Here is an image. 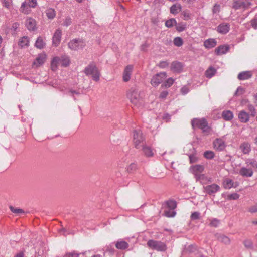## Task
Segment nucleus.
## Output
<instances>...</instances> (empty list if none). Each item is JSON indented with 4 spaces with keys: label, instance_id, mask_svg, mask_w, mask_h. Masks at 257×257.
I'll list each match as a JSON object with an SVG mask.
<instances>
[{
    "label": "nucleus",
    "instance_id": "1",
    "mask_svg": "<svg viewBox=\"0 0 257 257\" xmlns=\"http://www.w3.org/2000/svg\"><path fill=\"white\" fill-rule=\"evenodd\" d=\"M127 97L134 106L139 107L142 104V99L138 89L136 87H131L127 92Z\"/></svg>",
    "mask_w": 257,
    "mask_h": 257
},
{
    "label": "nucleus",
    "instance_id": "2",
    "mask_svg": "<svg viewBox=\"0 0 257 257\" xmlns=\"http://www.w3.org/2000/svg\"><path fill=\"white\" fill-rule=\"evenodd\" d=\"M70 64V60L68 57L63 56L61 57H55L51 62V69L56 71L58 65L66 67Z\"/></svg>",
    "mask_w": 257,
    "mask_h": 257
},
{
    "label": "nucleus",
    "instance_id": "3",
    "mask_svg": "<svg viewBox=\"0 0 257 257\" xmlns=\"http://www.w3.org/2000/svg\"><path fill=\"white\" fill-rule=\"evenodd\" d=\"M85 73L87 76H90L94 81H99L100 74L97 67L95 64H89L85 68Z\"/></svg>",
    "mask_w": 257,
    "mask_h": 257
},
{
    "label": "nucleus",
    "instance_id": "4",
    "mask_svg": "<svg viewBox=\"0 0 257 257\" xmlns=\"http://www.w3.org/2000/svg\"><path fill=\"white\" fill-rule=\"evenodd\" d=\"M133 137V142L135 147L136 149H139L144 145V142L145 141V138L142 131L140 130H134Z\"/></svg>",
    "mask_w": 257,
    "mask_h": 257
},
{
    "label": "nucleus",
    "instance_id": "5",
    "mask_svg": "<svg viewBox=\"0 0 257 257\" xmlns=\"http://www.w3.org/2000/svg\"><path fill=\"white\" fill-rule=\"evenodd\" d=\"M147 245L151 249L158 251H164L167 249L166 244L159 241L149 240L147 242Z\"/></svg>",
    "mask_w": 257,
    "mask_h": 257
},
{
    "label": "nucleus",
    "instance_id": "6",
    "mask_svg": "<svg viewBox=\"0 0 257 257\" xmlns=\"http://www.w3.org/2000/svg\"><path fill=\"white\" fill-rule=\"evenodd\" d=\"M191 124L193 128L198 127L201 129L203 132H208L209 130L207 122L204 118L193 119L192 120Z\"/></svg>",
    "mask_w": 257,
    "mask_h": 257
},
{
    "label": "nucleus",
    "instance_id": "7",
    "mask_svg": "<svg viewBox=\"0 0 257 257\" xmlns=\"http://www.w3.org/2000/svg\"><path fill=\"white\" fill-rule=\"evenodd\" d=\"M167 77V74L165 72H160L154 75L151 80V84L153 87L158 86Z\"/></svg>",
    "mask_w": 257,
    "mask_h": 257
},
{
    "label": "nucleus",
    "instance_id": "8",
    "mask_svg": "<svg viewBox=\"0 0 257 257\" xmlns=\"http://www.w3.org/2000/svg\"><path fill=\"white\" fill-rule=\"evenodd\" d=\"M85 46L84 42L81 39H74L68 43V47L72 50H78Z\"/></svg>",
    "mask_w": 257,
    "mask_h": 257
},
{
    "label": "nucleus",
    "instance_id": "9",
    "mask_svg": "<svg viewBox=\"0 0 257 257\" xmlns=\"http://www.w3.org/2000/svg\"><path fill=\"white\" fill-rule=\"evenodd\" d=\"M251 3L249 1H243L242 0H234L232 4V8L235 10H245L249 7Z\"/></svg>",
    "mask_w": 257,
    "mask_h": 257
},
{
    "label": "nucleus",
    "instance_id": "10",
    "mask_svg": "<svg viewBox=\"0 0 257 257\" xmlns=\"http://www.w3.org/2000/svg\"><path fill=\"white\" fill-rule=\"evenodd\" d=\"M225 136L221 138H216L213 143L214 148L218 151H223L226 147V144L223 139Z\"/></svg>",
    "mask_w": 257,
    "mask_h": 257
},
{
    "label": "nucleus",
    "instance_id": "11",
    "mask_svg": "<svg viewBox=\"0 0 257 257\" xmlns=\"http://www.w3.org/2000/svg\"><path fill=\"white\" fill-rule=\"evenodd\" d=\"M204 191L208 194H212L216 193L220 190V187L216 184H212L203 187Z\"/></svg>",
    "mask_w": 257,
    "mask_h": 257
},
{
    "label": "nucleus",
    "instance_id": "12",
    "mask_svg": "<svg viewBox=\"0 0 257 257\" xmlns=\"http://www.w3.org/2000/svg\"><path fill=\"white\" fill-rule=\"evenodd\" d=\"M62 37V31L60 29H57L54 33L52 38V45L57 47L61 41Z\"/></svg>",
    "mask_w": 257,
    "mask_h": 257
},
{
    "label": "nucleus",
    "instance_id": "13",
    "mask_svg": "<svg viewBox=\"0 0 257 257\" xmlns=\"http://www.w3.org/2000/svg\"><path fill=\"white\" fill-rule=\"evenodd\" d=\"M133 66L128 65L125 67L123 73V80L124 82H128L131 78L132 73Z\"/></svg>",
    "mask_w": 257,
    "mask_h": 257
},
{
    "label": "nucleus",
    "instance_id": "14",
    "mask_svg": "<svg viewBox=\"0 0 257 257\" xmlns=\"http://www.w3.org/2000/svg\"><path fill=\"white\" fill-rule=\"evenodd\" d=\"M239 173L244 177H250L253 175V171L251 168L243 167L240 169Z\"/></svg>",
    "mask_w": 257,
    "mask_h": 257
},
{
    "label": "nucleus",
    "instance_id": "15",
    "mask_svg": "<svg viewBox=\"0 0 257 257\" xmlns=\"http://www.w3.org/2000/svg\"><path fill=\"white\" fill-rule=\"evenodd\" d=\"M46 60V55L45 54H40L36 58L35 61L33 62V66L36 67L42 65Z\"/></svg>",
    "mask_w": 257,
    "mask_h": 257
},
{
    "label": "nucleus",
    "instance_id": "16",
    "mask_svg": "<svg viewBox=\"0 0 257 257\" xmlns=\"http://www.w3.org/2000/svg\"><path fill=\"white\" fill-rule=\"evenodd\" d=\"M183 65L177 61L173 62L171 65V70L174 72L180 73L183 70Z\"/></svg>",
    "mask_w": 257,
    "mask_h": 257
},
{
    "label": "nucleus",
    "instance_id": "17",
    "mask_svg": "<svg viewBox=\"0 0 257 257\" xmlns=\"http://www.w3.org/2000/svg\"><path fill=\"white\" fill-rule=\"evenodd\" d=\"M25 25L30 31H34L36 29V21L31 18H29L26 20Z\"/></svg>",
    "mask_w": 257,
    "mask_h": 257
},
{
    "label": "nucleus",
    "instance_id": "18",
    "mask_svg": "<svg viewBox=\"0 0 257 257\" xmlns=\"http://www.w3.org/2000/svg\"><path fill=\"white\" fill-rule=\"evenodd\" d=\"M238 117L239 121L242 123H246L249 120V114L244 110L240 111L239 112Z\"/></svg>",
    "mask_w": 257,
    "mask_h": 257
},
{
    "label": "nucleus",
    "instance_id": "19",
    "mask_svg": "<svg viewBox=\"0 0 257 257\" xmlns=\"http://www.w3.org/2000/svg\"><path fill=\"white\" fill-rule=\"evenodd\" d=\"M230 25L229 24L222 23L217 27V31L221 34H226L229 31Z\"/></svg>",
    "mask_w": 257,
    "mask_h": 257
},
{
    "label": "nucleus",
    "instance_id": "20",
    "mask_svg": "<svg viewBox=\"0 0 257 257\" xmlns=\"http://www.w3.org/2000/svg\"><path fill=\"white\" fill-rule=\"evenodd\" d=\"M196 180L199 181L202 184H206L209 182H211V179L208 178L204 174L197 175L195 177Z\"/></svg>",
    "mask_w": 257,
    "mask_h": 257
},
{
    "label": "nucleus",
    "instance_id": "21",
    "mask_svg": "<svg viewBox=\"0 0 257 257\" xmlns=\"http://www.w3.org/2000/svg\"><path fill=\"white\" fill-rule=\"evenodd\" d=\"M142 151L144 155L147 157H151L154 155L153 149L147 145H142Z\"/></svg>",
    "mask_w": 257,
    "mask_h": 257
},
{
    "label": "nucleus",
    "instance_id": "22",
    "mask_svg": "<svg viewBox=\"0 0 257 257\" xmlns=\"http://www.w3.org/2000/svg\"><path fill=\"white\" fill-rule=\"evenodd\" d=\"M215 237L219 241L225 244H228L230 243V239L227 236L223 234L220 233H216L215 234Z\"/></svg>",
    "mask_w": 257,
    "mask_h": 257
},
{
    "label": "nucleus",
    "instance_id": "23",
    "mask_svg": "<svg viewBox=\"0 0 257 257\" xmlns=\"http://www.w3.org/2000/svg\"><path fill=\"white\" fill-rule=\"evenodd\" d=\"M252 76L251 71H246L240 72L238 75V79L240 80H244L250 78Z\"/></svg>",
    "mask_w": 257,
    "mask_h": 257
},
{
    "label": "nucleus",
    "instance_id": "24",
    "mask_svg": "<svg viewBox=\"0 0 257 257\" xmlns=\"http://www.w3.org/2000/svg\"><path fill=\"white\" fill-rule=\"evenodd\" d=\"M245 164L248 168L257 169V161L253 158H248L245 160Z\"/></svg>",
    "mask_w": 257,
    "mask_h": 257
},
{
    "label": "nucleus",
    "instance_id": "25",
    "mask_svg": "<svg viewBox=\"0 0 257 257\" xmlns=\"http://www.w3.org/2000/svg\"><path fill=\"white\" fill-rule=\"evenodd\" d=\"M191 170L193 173L196 177L197 175L201 174L200 173L204 170V167L201 165H195L191 167Z\"/></svg>",
    "mask_w": 257,
    "mask_h": 257
},
{
    "label": "nucleus",
    "instance_id": "26",
    "mask_svg": "<svg viewBox=\"0 0 257 257\" xmlns=\"http://www.w3.org/2000/svg\"><path fill=\"white\" fill-rule=\"evenodd\" d=\"M216 44L217 42L214 39H208L204 42V46L207 49L213 48Z\"/></svg>",
    "mask_w": 257,
    "mask_h": 257
},
{
    "label": "nucleus",
    "instance_id": "27",
    "mask_svg": "<svg viewBox=\"0 0 257 257\" xmlns=\"http://www.w3.org/2000/svg\"><path fill=\"white\" fill-rule=\"evenodd\" d=\"M240 149L243 154H247L251 151L250 145L248 143L244 142L240 145Z\"/></svg>",
    "mask_w": 257,
    "mask_h": 257
},
{
    "label": "nucleus",
    "instance_id": "28",
    "mask_svg": "<svg viewBox=\"0 0 257 257\" xmlns=\"http://www.w3.org/2000/svg\"><path fill=\"white\" fill-rule=\"evenodd\" d=\"M229 50V47L227 46L221 45L218 47L215 50V52L217 55L223 54L227 53Z\"/></svg>",
    "mask_w": 257,
    "mask_h": 257
},
{
    "label": "nucleus",
    "instance_id": "29",
    "mask_svg": "<svg viewBox=\"0 0 257 257\" xmlns=\"http://www.w3.org/2000/svg\"><path fill=\"white\" fill-rule=\"evenodd\" d=\"M182 9L181 5L179 3H176L173 5L170 8V13L173 14H177L179 13Z\"/></svg>",
    "mask_w": 257,
    "mask_h": 257
},
{
    "label": "nucleus",
    "instance_id": "30",
    "mask_svg": "<svg viewBox=\"0 0 257 257\" xmlns=\"http://www.w3.org/2000/svg\"><path fill=\"white\" fill-rule=\"evenodd\" d=\"M222 117L226 121H230L233 118V114L230 110H225L222 112Z\"/></svg>",
    "mask_w": 257,
    "mask_h": 257
},
{
    "label": "nucleus",
    "instance_id": "31",
    "mask_svg": "<svg viewBox=\"0 0 257 257\" xmlns=\"http://www.w3.org/2000/svg\"><path fill=\"white\" fill-rule=\"evenodd\" d=\"M176 202L173 200H169L165 202L164 204V207L168 209L174 211L176 207Z\"/></svg>",
    "mask_w": 257,
    "mask_h": 257
},
{
    "label": "nucleus",
    "instance_id": "32",
    "mask_svg": "<svg viewBox=\"0 0 257 257\" xmlns=\"http://www.w3.org/2000/svg\"><path fill=\"white\" fill-rule=\"evenodd\" d=\"M31 8L26 2H23L20 7V11L25 14H28L31 12Z\"/></svg>",
    "mask_w": 257,
    "mask_h": 257
},
{
    "label": "nucleus",
    "instance_id": "33",
    "mask_svg": "<svg viewBox=\"0 0 257 257\" xmlns=\"http://www.w3.org/2000/svg\"><path fill=\"white\" fill-rule=\"evenodd\" d=\"M216 72V70L212 67H209L205 71V75L206 77L211 78Z\"/></svg>",
    "mask_w": 257,
    "mask_h": 257
},
{
    "label": "nucleus",
    "instance_id": "34",
    "mask_svg": "<svg viewBox=\"0 0 257 257\" xmlns=\"http://www.w3.org/2000/svg\"><path fill=\"white\" fill-rule=\"evenodd\" d=\"M115 246L118 249H125L128 247V244L124 241L121 240L120 241H118L116 243Z\"/></svg>",
    "mask_w": 257,
    "mask_h": 257
},
{
    "label": "nucleus",
    "instance_id": "35",
    "mask_svg": "<svg viewBox=\"0 0 257 257\" xmlns=\"http://www.w3.org/2000/svg\"><path fill=\"white\" fill-rule=\"evenodd\" d=\"M29 39L27 36H24L21 38L19 42V45L21 47H24L25 46H28L29 45Z\"/></svg>",
    "mask_w": 257,
    "mask_h": 257
},
{
    "label": "nucleus",
    "instance_id": "36",
    "mask_svg": "<svg viewBox=\"0 0 257 257\" xmlns=\"http://www.w3.org/2000/svg\"><path fill=\"white\" fill-rule=\"evenodd\" d=\"M45 43L43 41V40L42 37H39L37 38L35 46L39 49H42L45 45Z\"/></svg>",
    "mask_w": 257,
    "mask_h": 257
},
{
    "label": "nucleus",
    "instance_id": "37",
    "mask_svg": "<svg viewBox=\"0 0 257 257\" xmlns=\"http://www.w3.org/2000/svg\"><path fill=\"white\" fill-rule=\"evenodd\" d=\"M224 187L225 189H230L233 187V182L230 179H226L223 182Z\"/></svg>",
    "mask_w": 257,
    "mask_h": 257
},
{
    "label": "nucleus",
    "instance_id": "38",
    "mask_svg": "<svg viewBox=\"0 0 257 257\" xmlns=\"http://www.w3.org/2000/svg\"><path fill=\"white\" fill-rule=\"evenodd\" d=\"M176 212L175 211L166 208L164 211V215L167 217H173L175 216Z\"/></svg>",
    "mask_w": 257,
    "mask_h": 257
},
{
    "label": "nucleus",
    "instance_id": "39",
    "mask_svg": "<svg viewBox=\"0 0 257 257\" xmlns=\"http://www.w3.org/2000/svg\"><path fill=\"white\" fill-rule=\"evenodd\" d=\"M176 24L177 22L176 20L174 18H172L166 21L165 26L167 27L170 28L172 27L174 25H176Z\"/></svg>",
    "mask_w": 257,
    "mask_h": 257
},
{
    "label": "nucleus",
    "instance_id": "40",
    "mask_svg": "<svg viewBox=\"0 0 257 257\" xmlns=\"http://www.w3.org/2000/svg\"><path fill=\"white\" fill-rule=\"evenodd\" d=\"M9 208H10V210L13 213H15V214H22V213H25L24 210L22 209L16 208L12 206H10Z\"/></svg>",
    "mask_w": 257,
    "mask_h": 257
},
{
    "label": "nucleus",
    "instance_id": "41",
    "mask_svg": "<svg viewBox=\"0 0 257 257\" xmlns=\"http://www.w3.org/2000/svg\"><path fill=\"white\" fill-rule=\"evenodd\" d=\"M173 42H174V44L175 46H176L177 47H180V46H182L183 44V40L181 37H175L174 39Z\"/></svg>",
    "mask_w": 257,
    "mask_h": 257
},
{
    "label": "nucleus",
    "instance_id": "42",
    "mask_svg": "<svg viewBox=\"0 0 257 257\" xmlns=\"http://www.w3.org/2000/svg\"><path fill=\"white\" fill-rule=\"evenodd\" d=\"M204 156L208 159H211L214 157V153L211 151H206L204 153Z\"/></svg>",
    "mask_w": 257,
    "mask_h": 257
},
{
    "label": "nucleus",
    "instance_id": "43",
    "mask_svg": "<svg viewBox=\"0 0 257 257\" xmlns=\"http://www.w3.org/2000/svg\"><path fill=\"white\" fill-rule=\"evenodd\" d=\"M220 10V5L215 4L212 8V13L213 14H218Z\"/></svg>",
    "mask_w": 257,
    "mask_h": 257
},
{
    "label": "nucleus",
    "instance_id": "44",
    "mask_svg": "<svg viewBox=\"0 0 257 257\" xmlns=\"http://www.w3.org/2000/svg\"><path fill=\"white\" fill-rule=\"evenodd\" d=\"M174 80L172 78H169L164 82V85L166 87H170L174 83Z\"/></svg>",
    "mask_w": 257,
    "mask_h": 257
},
{
    "label": "nucleus",
    "instance_id": "45",
    "mask_svg": "<svg viewBox=\"0 0 257 257\" xmlns=\"http://www.w3.org/2000/svg\"><path fill=\"white\" fill-rule=\"evenodd\" d=\"M24 2H26L31 8H35L37 5V0H25Z\"/></svg>",
    "mask_w": 257,
    "mask_h": 257
},
{
    "label": "nucleus",
    "instance_id": "46",
    "mask_svg": "<svg viewBox=\"0 0 257 257\" xmlns=\"http://www.w3.org/2000/svg\"><path fill=\"white\" fill-rule=\"evenodd\" d=\"M239 198V195L236 193L229 194L227 196V199L229 200H237Z\"/></svg>",
    "mask_w": 257,
    "mask_h": 257
},
{
    "label": "nucleus",
    "instance_id": "47",
    "mask_svg": "<svg viewBox=\"0 0 257 257\" xmlns=\"http://www.w3.org/2000/svg\"><path fill=\"white\" fill-rule=\"evenodd\" d=\"M244 92V89L243 88H242L241 87H238L237 88V90H236V91L234 93V95L240 96V95H242V94H243Z\"/></svg>",
    "mask_w": 257,
    "mask_h": 257
},
{
    "label": "nucleus",
    "instance_id": "48",
    "mask_svg": "<svg viewBox=\"0 0 257 257\" xmlns=\"http://www.w3.org/2000/svg\"><path fill=\"white\" fill-rule=\"evenodd\" d=\"M243 244L245 247L247 248H251L252 247V242L250 240H245L244 241Z\"/></svg>",
    "mask_w": 257,
    "mask_h": 257
},
{
    "label": "nucleus",
    "instance_id": "49",
    "mask_svg": "<svg viewBox=\"0 0 257 257\" xmlns=\"http://www.w3.org/2000/svg\"><path fill=\"white\" fill-rule=\"evenodd\" d=\"M219 224V221L217 219H213L211 220L210 224L211 226L217 227Z\"/></svg>",
    "mask_w": 257,
    "mask_h": 257
},
{
    "label": "nucleus",
    "instance_id": "50",
    "mask_svg": "<svg viewBox=\"0 0 257 257\" xmlns=\"http://www.w3.org/2000/svg\"><path fill=\"white\" fill-rule=\"evenodd\" d=\"M79 254L75 252L67 253L64 257H79Z\"/></svg>",
    "mask_w": 257,
    "mask_h": 257
},
{
    "label": "nucleus",
    "instance_id": "51",
    "mask_svg": "<svg viewBox=\"0 0 257 257\" xmlns=\"http://www.w3.org/2000/svg\"><path fill=\"white\" fill-rule=\"evenodd\" d=\"M248 211L251 213L257 212V203L248 208Z\"/></svg>",
    "mask_w": 257,
    "mask_h": 257
},
{
    "label": "nucleus",
    "instance_id": "52",
    "mask_svg": "<svg viewBox=\"0 0 257 257\" xmlns=\"http://www.w3.org/2000/svg\"><path fill=\"white\" fill-rule=\"evenodd\" d=\"M200 213L198 212H194L192 213L191 218L192 220H196L199 218Z\"/></svg>",
    "mask_w": 257,
    "mask_h": 257
},
{
    "label": "nucleus",
    "instance_id": "53",
    "mask_svg": "<svg viewBox=\"0 0 257 257\" xmlns=\"http://www.w3.org/2000/svg\"><path fill=\"white\" fill-rule=\"evenodd\" d=\"M168 65L169 63L167 61H161L158 64V66L161 68H165Z\"/></svg>",
    "mask_w": 257,
    "mask_h": 257
},
{
    "label": "nucleus",
    "instance_id": "54",
    "mask_svg": "<svg viewBox=\"0 0 257 257\" xmlns=\"http://www.w3.org/2000/svg\"><path fill=\"white\" fill-rule=\"evenodd\" d=\"M12 0H3L4 6L8 9L10 8Z\"/></svg>",
    "mask_w": 257,
    "mask_h": 257
},
{
    "label": "nucleus",
    "instance_id": "55",
    "mask_svg": "<svg viewBox=\"0 0 257 257\" xmlns=\"http://www.w3.org/2000/svg\"><path fill=\"white\" fill-rule=\"evenodd\" d=\"M72 23L71 19L70 17H67L64 22H63V25L66 26H69Z\"/></svg>",
    "mask_w": 257,
    "mask_h": 257
},
{
    "label": "nucleus",
    "instance_id": "56",
    "mask_svg": "<svg viewBox=\"0 0 257 257\" xmlns=\"http://www.w3.org/2000/svg\"><path fill=\"white\" fill-rule=\"evenodd\" d=\"M56 16V12L54 9H49V19H53Z\"/></svg>",
    "mask_w": 257,
    "mask_h": 257
},
{
    "label": "nucleus",
    "instance_id": "57",
    "mask_svg": "<svg viewBox=\"0 0 257 257\" xmlns=\"http://www.w3.org/2000/svg\"><path fill=\"white\" fill-rule=\"evenodd\" d=\"M251 25L254 29H257V18H254L251 21Z\"/></svg>",
    "mask_w": 257,
    "mask_h": 257
},
{
    "label": "nucleus",
    "instance_id": "58",
    "mask_svg": "<svg viewBox=\"0 0 257 257\" xmlns=\"http://www.w3.org/2000/svg\"><path fill=\"white\" fill-rule=\"evenodd\" d=\"M137 168V165L135 163H132L130 165V166L127 167V170L128 171H131L135 170Z\"/></svg>",
    "mask_w": 257,
    "mask_h": 257
},
{
    "label": "nucleus",
    "instance_id": "59",
    "mask_svg": "<svg viewBox=\"0 0 257 257\" xmlns=\"http://www.w3.org/2000/svg\"><path fill=\"white\" fill-rule=\"evenodd\" d=\"M189 90L188 88L186 86L183 87L181 89V92L183 95L186 94L189 92Z\"/></svg>",
    "mask_w": 257,
    "mask_h": 257
},
{
    "label": "nucleus",
    "instance_id": "60",
    "mask_svg": "<svg viewBox=\"0 0 257 257\" xmlns=\"http://www.w3.org/2000/svg\"><path fill=\"white\" fill-rule=\"evenodd\" d=\"M168 94V93L167 91H164L161 93L159 97L162 99H164L167 97Z\"/></svg>",
    "mask_w": 257,
    "mask_h": 257
},
{
    "label": "nucleus",
    "instance_id": "61",
    "mask_svg": "<svg viewBox=\"0 0 257 257\" xmlns=\"http://www.w3.org/2000/svg\"><path fill=\"white\" fill-rule=\"evenodd\" d=\"M189 159H190V163H194V162H196V161H197V158L194 155L189 156Z\"/></svg>",
    "mask_w": 257,
    "mask_h": 257
},
{
    "label": "nucleus",
    "instance_id": "62",
    "mask_svg": "<svg viewBox=\"0 0 257 257\" xmlns=\"http://www.w3.org/2000/svg\"><path fill=\"white\" fill-rule=\"evenodd\" d=\"M177 30L179 32H182L185 29V26L183 25H178L176 26Z\"/></svg>",
    "mask_w": 257,
    "mask_h": 257
},
{
    "label": "nucleus",
    "instance_id": "63",
    "mask_svg": "<svg viewBox=\"0 0 257 257\" xmlns=\"http://www.w3.org/2000/svg\"><path fill=\"white\" fill-rule=\"evenodd\" d=\"M170 117L171 116L169 114L166 113L163 115V119L168 121L170 119Z\"/></svg>",
    "mask_w": 257,
    "mask_h": 257
},
{
    "label": "nucleus",
    "instance_id": "64",
    "mask_svg": "<svg viewBox=\"0 0 257 257\" xmlns=\"http://www.w3.org/2000/svg\"><path fill=\"white\" fill-rule=\"evenodd\" d=\"M248 108L250 112L253 111L255 109L252 105H248Z\"/></svg>",
    "mask_w": 257,
    "mask_h": 257
}]
</instances>
